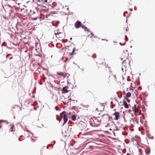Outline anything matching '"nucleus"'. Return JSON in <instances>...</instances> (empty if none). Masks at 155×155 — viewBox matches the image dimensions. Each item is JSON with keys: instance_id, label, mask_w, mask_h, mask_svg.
<instances>
[{"instance_id": "nucleus-35", "label": "nucleus", "mask_w": 155, "mask_h": 155, "mask_svg": "<svg viewBox=\"0 0 155 155\" xmlns=\"http://www.w3.org/2000/svg\"><path fill=\"white\" fill-rule=\"evenodd\" d=\"M142 114V115H143V116H142V117H143V119H144V117H143V115H144V114Z\"/></svg>"}, {"instance_id": "nucleus-15", "label": "nucleus", "mask_w": 155, "mask_h": 155, "mask_svg": "<svg viewBox=\"0 0 155 155\" xmlns=\"http://www.w3.org/2000/svg\"><path fill=\"white\" fill-rule=\"evenodd\" d=\"M72 52H69V53L71 55L76 54V53H74L75 51L76 50V48L74 47L72 48Z\"/></svg>"}, {"instance_id": "nucleus-27", "label": "nucleus", "mask_w": 155, "mask_h": 155, "mask_svg": "<svg viewBox=\"0 0 155 155\" xmlns=\"http://www.w3.org/2000/svg\"><path fill=\"white\" fill-rule=\"evenodd\" d=\"M135 122H136L137 124H139V121L138 120L136 119L135 120Z\"/></svg>"}, {"instance_id": "nucleus-39", "label": "nucleus", "mask_w": 155, "mask_h": 155, "mask_svg": "<svg viewBox=\"0 0 155 155\" xmlns=\"http://www.w3.org/2000/svg\"><path fill=\"white\" fill-rule=\"evenodd\" d=\"M130 10L131 11H133V9H130Z\"/></svg>"}, {"instance_id": "nucleus-10", "label": "nucleus", "mask_w": 155, "mask_h": 155, "mask_svg": "<svg viewBox=\"0 0 155 155\" xmlns=\"http://www.w3.org/2000/svg\"><path fill=\"white\" fill-rule=\"evenodd\" d=\"M43 16L44 17H43V18L44 19L48 20V15L47 13V12H45V11H43Z\"/></svg>"}, {"instance_id": "nucleus-28", "label": "nucleus", "mask_w": 155, "mask_h": 155, "mask_svg": "<svg viewBox=\"0 0 155 155\" xmlns=\"http://www.w3.org/2000/svg\"><path fill=\"white\" fill-rule=\"evenodd\" d=\"M85 30V31H89L90 32V31H89V30L87 29V28L86 27V28H85L84 29Z\"/></svg>"}, {"instance_id": "nucleus-23", "label": "nucleus", "mask_w": 155, "mask_h": 155, "mask_svg": "<svg viewBox=\"0 0 155 155\" xmlns=\"http://www.w3.org/2000/svg\"><path fill=\"white\" fill-rule=\"evenodd\" d=\"M81 27L83 28L84 29H85V28H86V27H85V26L84 25H82L81 26Z\"/></svg>"}, {"instance_id": "nucleus-44", "label": "nucleus", "mask_w": 155, "mask_h": 155, "mask_svg": "<svg viewBox=\"0 0 155 155\" xmlns=\"http://www.w3.org/2000/svg\"><path fill=\"white\" fill-rule=\"evenodd\" d=\"M113 122H111V124H112V125H113Z\"/></svg>"}, {"instance_id": "nucleus-16", "label": "nucleus", "mask_w": 155, "mask_h": 155, "mask_svg": "<svg viewBox=\"0 0 155 155\" xmlns=\"http://www.w3.org/2000/svg\"><path fill=\"white\" fill-rule=\"evenodd\" d=\"M57 74L62 77L64 76V73L62 72H58L57 73Z\"/></svg>"}, {"instance_id": "nucleus-48", "label": "nucleus", "mask_w": 155, "mask_h": 155, "mask_svg": "<svg viewBox=\"0 0 155 155\" xmlns=\"http://www.w3.org/2000/svg\"><path fill=\"white\" fill-rule=\"evenodd\" d=\"M140 118H142L141 117H140ZM140 121L141 122V118H140Z\"/></svg>"}, {"instance_id": "nucleus-32", "label": "nucleus", "mask_w": 155, "mask_h": 155, "mask_svg": "<svg viewBox=\"0 0 155 155\" xmlns=\"http://www.w3.org/2000/svg\"><path fill=\"white\" fill-rule=\"evenodd\" d=\"M128 111H129V113H130L131 112V110H129Z\"/></svg>"}, {"instance_id": "nucleus-19", "label": "nucleus", "mask_w": 155, "mask_h": 155, "mask_svg": "<svg viewBox=\"0 0 155 155\" xmlns=\"http://www.w3.org/2000/svg\"><path fill=\"white\" fill-rule=\"evenodd\" d=\"M71 119L73 121H75L76 120V116L75 115H74L72 116Z\"/></svg>"}, {"instance_id": "nucleus-42", "label": "nucleus", "mask_w": 155, "mask_h": 155, "mask_svg": "<svg viewBox=\"0 0 155 155\" xmlns=\"http://www.w3.org/2000/svg\"><path fill=\"white\" fill-rule=\"evenodd\" d=\"M12 58H13L12 57H11L10 59H12Z\"/></svg>"}, {"instance_id": "nucleus-11", "label": "nucleus", "mask_w": 155, "mask_h": 155, "mask_svg": "<svg viewBox=\"0 0 155 155\" xmlns=\"http://www.w3.org/2000/svg\"><path fill=\"white\" fill-rule=\"evenodd\" d=\"M81 125L82 127L81 128L82 130H86L87 128V124L86 123L83 122L81 124Z\"/></svg>"}, {"instance_id": "nucleus-34", "label": "nucleus", "mask_w": 155, "mask_h": 155, "mask_svg": "<svg viewBox=\"0 0 155 155\" xmlns=\"http://www.w3.org/2000/svg\"><path fill=\"white\" fill-rule=\"evenodd\" d=\"M102 40H105V41H107V39H102Z\"/></svg>"}, {"instance_id": "nucleus-24", "label": "nucleus", "mask_w": 155, "mask_h": 155, "mask_svg": "<svg viewBox=\"0 0 155 155\" xmlns=\"http://www.w3.org/2000/svg\"><path fill=\"white\" fill-rule=\"evenodd\" d=\"M11 55H12V54H8L6 55V58H7L8 57Z\"/></svg>"}, {"instance_id": "nucleus-26", "label": "nucleus", "mask_w": 155, "mask_h": 155, "mask_svg": "<svg viewBox=\"0 0 155 155\" xmlns=\"http://www.w3.org/2000/svg\"><path fill=\"white\" fill-rule=\"evenodd\" d=\"M125 40L126 41H127L128 40V39L126 35L125 36Z\"/></svg>"}, {"instance_id": "nucleus-13", "label": "nucleus", "mask_w": 155, "mask_h": 155, "mask_svg": "<svg viewBox=\"0 0 155 155\" xmlns=\"http://www.w3.org/2000/svg\"><path fill=\"white\" fill-rule=\"evenodd\" d=\"M123 104L125 108H129V105L125 100H124L123 101Z\"/></svg>"}, {"instance_id": "nucleus-21", "label": "nucleus", "mask_w": 155, "mask_h": 155, "mask_svg": "<svg viewBox=\"0 0 155 155\" xmlns=\"http://www.w3.org/2000/svg\"><path fill=\"white\" fill-rule=\"evenodd\" d=\"M33 1L35 2H37L38 3L39 2H40V0H33Z\"/></svg>"}, {"instance_id": "nucleus-30", "label": "nucleus", "mask_w": 155, "mask_h": 155, "mask_svg": "<svg viewBox=\"0 0 155 155\" xmlns=\"http://www.w3.org/2000/svg\"><path fill=\"white\" fill-rule=\"evenodd\" d=\"M112 129L111 128H110L109 129V130H107L108 131V132H109V131H111L112 130Z\"/></svg>"}, {"instance_id": "nucleus-3", "label": "nucleus", "mask_w": 155, "mask_h": 155, "mask_svg": "<svg viewBox=\"0 0 155 155\" xmlns=\"http://www.w3.org/2000/svg\"><path fill=\"white\" fill-rule=\"evenodd\" d=\"M60 120H59V117L58 115H57V119L58 120H59L60 121L62 118H63L64 122L63 123V125L64 126L65 123L67 122L68 120V118L66 114V112L65 111H63L60 114Z\"/></svg>"}, {"instance_id": "nucleus-46", "label": "nucleus", "mask_w": 155, "mask_h": 155, "mask_svg": "<svg viewBox=\"0 0 155 155\" xmlns=\"http://www.w3.org/2000/svg\"><path fill=\"white\" fill-rule=\"evenodd\" d=\"M48 145L47 146V148H48Z\"/></svg>"}, {"instance_id": "nucleus-31", "label": "nucleus", "mask_w": 155, "mask_h": 155, "mask_svg": "<svg viewBox=\"0 0 155 155\" xmlns=\"http://www.w3.org/2000/svg\"><path fill=\"white\" fill-rule=\"evenodd\" d=\"M5 44V43H3L2 44V46H4Z\"/></svg>"}, {"instance_id": "nucleus-50", "label": "nucleus", "mask_w": 155, "mask_h": 155, "mask_svg": "<svg viewBox=\"0 0 155 155\" xmlns=\"http://www.w3.org/2000/svg\"><path fill=\"white\" fill-rule=\"evenodd\" d=\"M51 8H53L51 6Z\"/></svg>"}, {"instance_id": "nucleus-7", "label": "nucleus", "mask_w": 155, "mask_h": 155, "mask_svg": "<svg viewBox=\"0 0 155 155\" xmlns=\"http://www.w3.org/2000/svg\"><path fill=\"white\" fill-rule=\"evenodd\" d=\"M109 118L108 114H103L101 117V119L103 121H106Z\"/></svg>"}, {"instance_id": "nucleus-18", "label": "nucleus", "mask_w": 155, "mask_h": 155, "mask_svg": "<svg viewBox=\"0 0 155 155\" xmlns=\"http://www.w3.org/2000/svg\"><path fill=\"white\" fill-rule=\"evenodd\" d=\"M10 131L11 132H13L15 130V127L14 126H12L11 129H10Z\"/></svg>"}, {"instance_id": "nucleus-1", "label": "nucleus", "mask_w": 155, "mask_h": 155, "mask_svg": "<svg viewBox=\"0 0 155 155\" xmlns=\"http://www.w3.org/2000/svg\"><path fill=\"white\" fill-rule=\"evenodd\" d=\"M101 120V118L99 117L94 118V119H91L90 121V124L92 127H97L100 124Z\"/></svg>"}, {"instance_id": "nucleus-41", "label": "nucleus", "mask_w": 155, "mask_h": 155, "mask_svg": "<svg viewBox=\"0 0 155 155\" xmlns=\"http://www.w3.org/2000/svg\"><path fill=\"white\" fill-rule=\"evenodd\" d=\"M97 110L98 111V108H97L96 109V110Z\"/></svg>"}, {"instance_id": "nucleus-43", "label": "nucleus", "mask_w": 155, "mask_h": 155, "mask_svg": "<svg viewBox=\"0 0 155 155\" xmlns=\"http://www.w3.org/2000/svg\"><path fill=\"white\" fill-rule=\"evenodd\" d=\"M50 6V4L49 5V9H51L50 8V7H49Z\"/></svg>"}, {"instance_id": "nucleus-9", "label": "nucleus", "mask_w": 155, "mask_h": 155, "mask_svg": "<svg viewBox=\"0 0 155 155\" xmlns=\"http://www.w3.org/2000/svg\"><path fill=\"white\" fill-rule=\"evenodd\" d=\"M68 86H65L62 89V93H67L69 91V90H68Z\"/></svg>"}, {"instance_id": "nucleus-14", "label": "nucleus", "mask_w": 155, "mask_h": 155, "mask_svg": "<svg viewBox=\"0 0 155 155\" xmlns=\"http://www.w3.org/2000/svg\"><path fill=\"white\" fill-rule=\"evenodd\" d=\"M133 111H134L136 115H137V114L140 115V113H139L138 110L137 109L135 108V109H133Z\"/></svg>"}, {"instance_id": "nucleus-37", "label": "nucleus", "mask_w": 155, "mask_h": 155, "mask_svg": "<svg viewBox=\"0 0 155 155\" xmlns=\"http://www.w3.org/2000/svg\"><path fill=\"white\" fill-rule=\"evenodd\" d=\"M69 48H70V49H69V50H68V51H70V50H71V47H69Z\"/></svg>"}, {"instance_id": "nucleus-40", "label": "nucleus", "mask_w": 155, "mask_h": 155, "mask_svg": "<svg viewBox=\"0 0 155 155\" xmlns=\"http://www.w3.org/2000/svg\"><path fill=\"white\" fill-rule=\"evenodd\" d=\"M127 155H131L130 154L127 153Z\"/></svg>"}, {"instance_id": "nucleus-47", "label": "nucleus", "mask_w": 155, "mask_h": 155, "mask_svg": "<svg viewBox=\"0 0 155 155\" xmlns=\"http://www.w3.org/2000/svg\"><path fill=\"white\" fill-rule=\"evenodd\" d=\"M52 14H49V16H50V15H51Z\"/></svg>"}, {"instance_id": "nucleus-54", "label": "nucleus", "mask_w": 155, "mask_h": 155, "mask_svg": "<svg viewBox=\"0 0 155 155\" xmlns=\"http://www.w3.org/2000/svg\"><path fill=\"white\" fill-rule=\"evenodd\" d=\"M116 110V109H115L114 110L115 111V110Z\"/></svg>"}, {"instance_id": "nucleus-17", "label": "nucleus", "mask_w": 155, "mask_h": 155, "mask_svg": "<svg viewBox=\"0 0 155 155\" xmlns=\"http://www.w3.org/2000/svg\"><path fill=\"white\" fill-rule=\"evenodd\" d=\"M104 62V60H102L101 61V60H99L97 62V63L100 64H103Z\"/></svg>"}, {"instance_id": "nucleus-12", "label": "nucleus", "mask_w": 155, "mask_h": 155, "mask_svg": "<svg viewBox=\"0 0 155 155\" xmlns=\"http://www.w3.org/2000/svg\"><path fill=\"white\" fill-rule=\"evenodd\" d=\"M55 35L57 38H61L62 37L63 34L61 32H59L57 33H55Z\"/></svg>"}, {"instance_id": "nucleus-29", "label": "nucleus", "mask_w": 155, "mask_h": 155, "mask_svg": "<svg viewBox=\"0 0 155 155\" xmlns=\"http://www.w3.org/2000/svg\"><path fill=\"white\" fill-rule=\"evenodd\" d=\"M55 109H56L57 110H59V109H58V107L57 106H56V107H55Z\"/></svg>"}, {"instance_id": "nucleus-33", "label": "nucleus", "mask_w": 155, "mask_h": 155, "mask_svg": "<svg viewBox=\"0 0 155 155\" xmlns=\"http://www.w3.org/2000/svg\"><path fill=\"white\" fill-rule=\"evenodd\" d=\"M46 79V78H44L43 79V80H44V81H45V79Z\"/></svg>"}, {"instance_id": "nucleus-49", "label": "nucleus", "mask_w": 155, "mask_h": 155, "mask_svg": "<svg viewBox=\"0 0 155 155\" xmlns=\"http://www.w3.org/2000/svg\"><path fill=\"white\" fill-rule=\"evenodd\" d=\"M91 35L92 36H93V34L92 33H91Z\"/></svg>"}, {"instance_id": "nucleus-38", "label": "nucleus", "mask_w": 155, "mask_h": 155, "mask_svg": "<svg viewBox=\"0 0 155 155\" xmlns=\"http://www.w3.org/2000/svg\"><path fill=\"white\" fill-rule=\"evenodd\" d=\"M2 127V125L0 124V128H1Z\"/></svg>"}, {"instance_id": "nucleus-45", "label": "nucleus", "mask_w": 155, "mask_h": 155, "mask_svg": "<svg viewBox=\"0 0 155 155\" xmlns=\"http://www.w3.org/2000/svg\"><path fill=\"white\" fill-rule=\"evenodd\" d=\"M35 108V110H36V107H35V108Z\"/></svg>"}, {"instance_id": "nucleus-5", "label": "nucleus", "mask_w": 155, "mask_h": 155, "mask_svg": "<svg viewBox=\"0 0 155 155\" xmlns=\"http://www.w3.org/2000/svg\"><path fill=\"white\" fill-rule=\"evenodd\" d=\"M113 115L115 116L114 119L116 120H118L120 117V114L118 112H115Z\"/></svg>"}, {"instance_id": "nucleus-8", "label": "nucleus", "mask_w": 155, "mask_h": 155, "mask_svg": "<svg viewBox=\"0 0 155 155\" xmlns=\"http://www.w3.org/2000/svg\"><path fill=\"white\" fill-rule=\"evenodd\" d=\"M131 96V94L130 92H128L127 93L126 95L125 96H124V98L126 99L127 101L129 102L130 101V100L129 99V98Z\"/></svg>"}, {"instance_id": "nucleus-22", "label": "nucleus", "mask_w": 155, "mask_h": 155, "mask_svg": "<svg viewBox=\"0 0 155 155\" xmlns=\"http://www.w3.org/2000/svg\"><path fill=\"white\" fill-rule=\"evenodd\" d=\"M113 77L114 78V80L115 81H117V77H116V75H115L114 76H113Z\"/></svg>"}, {"instance_id": "nucleus-53", "label": "nucleus", "mask_w": 155, "mask_h": 155, "mask_svg": "<svg viewBox=\"0 0 155 155\" xmlns=\"http://www.w3.org/2000/svg\"><path fill=\"white\" fill-rule=\"evenodd\" d=\"M113 132H114V130H113ZM113 133H114V132H113Z\"/></svg>"}, {"instance_id": "nucleus-2", "label": "nucleus", "mask_w": 155, "mask_h": 155, "mask_svg": "<svg viewBox=\"0 0 155 155\" xmlns=\"http://www.w3.org/2000/svg\"><path fill=\"white\" fill-rule=\"evenodd\" d=\"M130 61L129 59H126L124 60L122 62V68L123 71H126L129 67H130Z\"/></svg>"}, {"instance_id": "nucleus-25", "label": "nucleus", "mask_w": 155, "mask_h": 155, "mask_svg": "<svg viewBox=\"0 0 155 155\" xmlns=\"http://www.w3.org/2000/svg\"><path fill=\"white\" fill-rule=\"evenodd\" d=\"M56 23H57V24L56 25V27H57L58 26V24L60 23V21H57Z\"/></svg>"}, {"instance_id": "nucleus-20", "label": "nucleus", "mask_w": 155, "mask_h": 155, "mask_svg": "<svg viewBox=\"0 0 155 155\" xmlns=\"http://www.w3.org/2000/svg\"><path fill=\"white\" fill-rule=\"evenodd\" d=\"M124 33L126 32L129 31L128 28V27L124 28Z\"/></svg>"}, {"instance_id": "nucleus-51", "label": "nucleus", "mask_w": 155, "mask_h": 155, "mask_svg": "<svg viewBox=\"0 0 155 155\" xmlns=\"http://www.w3.org/2000/svg\"><path fill=\"white\" fill-rule=\"evenodd\" d=\"M134 120H135V119H134V120H133L134 122Z\"/></svg>"}, {"instance_id": "nucleus-4", "label": "nucleus", "mask_w": 155, "mask_h": 155, "mask_svg": "<svg viewBox=\"0 0 155 155\" xmlns=\"http://www.w3.org/2000/svg\"><path fill=\"white\" fill-rule=\"evenodd\" d=\"M129 55V53L127 51L126 52H123L121 55V60L123 61L126 59H129L127 58Z\"/></svg>"}, {"instance_id": "nucleus-36", "label": "nucleus", "mask_w": 155, "mask_h": 155, "mask_svg": "<svg viewBox=\"0 0 155 155\" xmlns=\"http://www.w3.org/2000/svg\"><path fill=\"white\" fill-rule=\"evenodd\" d=\"M125 13H127V12H124V16H125Z\"/></svg>"}, {"instance_id": "nucleus-6", "label": "nucleus", "mask_w": 155, "mask_h": 155, "mask_svg": "<svg viewBox=\"0 0 155 155\" xmlns=\"http://www.w3.org/2000/svg\"><path fill=\"white\" fill-rule=\"evenodd\" d=\"M81 25V22L79 21H77L74 24V27L76 28H80Z\"/></svg>"}, {"instance_id": "nucleus-52", "label": "nucleus", "mask_w": 155, "mask_h": 155, "mask_svg": "<svg viewBox=\"0 0 155 155\" xmlns=\"http://www.w3.org/2000/svg\"><path fill=\"white\" fill-rule=\"evenodd\" d=\"M134 124H135V123L134 122Z\"/></svg>"}]
</instances>
